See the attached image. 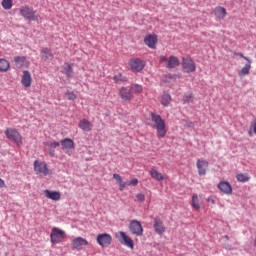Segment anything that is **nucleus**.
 <instances>
[{"instance_id":"6","label":"nucleus","mask_w":256,"mask_h":256,"mask_svg":"<svg viewBox=\"0 0 256 256\" xmlns=\"http://www.w3.org/2000/svg\"><path fill=\"white\" fill-rule=\"evenodd\" d=\"M182 69L184 73H195L197 71V65L191 57L182 58Z\"/></svg>"},{"instance_id":"9","label":"nucleus","mask_w":256,"mask_h":256,"mask_svg":"<svg viewBox=\"0 0 256 256\" xmlns=\"http://www.w3.org/2000/svg\"><path fill=\"white\" fill-rule=\"evenodd\" d=\"M63 239H65V231L57 227L52 228V232L50 234L51 243H54V244L61 243Z\"/></svg>"},{"instance_id":"12","label":"nucleus","mask_w":256,"mask_h":256,"mask_svg":"<svg viewBox=\"0 0 256 256\" xmlns=\"http://www.w3.org/2000/svg\"><path fill=\"white\" fill-rule=\"evenodd\" d=\"M157 34H148L144 37V43L149 49H157Z\"/></svg>"},{"instance_id":"22","label":"nucleus","mask_w":256,"mask_h":256,"mask_svg":"<svg viewBox=\"0 0 256 256\" xmlns=\"http://www.w3.org/2000/svg\"><path fill=\"white\" fill-rule=\"evenodd\" d=\"M14 62L16 67H19V69L29 65V62H27V58L25 56H16L14 58Z\"/></svg>"},{"instance_id":"33","label":"nucleus","mask_w":256,"mask_h":256,"mask_svg":"<svg viewBox=\"0 0 256 256\" xmlns=\"http://www.w3.org/2000/svg\"><path fill=\"white\" fill-rule=\"evenodd\" d=\"M131 91H133L134 93H143V86L139 85V84H132L130 86Z\"/></svg>"},{"instance_id":"43","label":"nucleus","mask_w":256,"mask_h":256,"mask_svg":"<svg viewBox=\"0 0 256 256\" xmlns=\"http://www.w3.org/2000/svg\"><path fill=\"white\" fill-rule=\"evenodd\" d=\"M167 60V56H160V63H165Z\"/></svg>"},{"instance_id":"35","label":"nucleus","mask_w":256,"mask_h":256,"mask_svg":"<svg viewBox=\"0 0 256 256\" xmlns=\"http://www.w3.org/2000/svg\"><path fill=\"white\" fill-rule=\"evenodd\" d=\"M237 181L240 183H245L246 181H249L250 177L247 174H238L236 175Z\"/></svg>"},{"instance_id":"11","label":"nucleus","mask_w":256,"mask_h":256,"mask_svg":"<svg viewBox=\"0 0 256 256\" xmlns=\"http://www.w3.org/2000/svg\"><path fill=\"white\" fill-rule=\"evenodd\" d=\"M87 245H89V241L83 237L72 240V249H76V251H83V247H87Z\"/></svg>"},{"instance_id":"38","label":"nucleus","mask_w":256,"mask_h":256,"mask_svg":"<svg viewBox=\"0 0 256 256\" xmlns=\"http://www.w3.org/2000/svg\"><path fill=\"white\" fill-rule=\"evenodd\" d=\"M113 179H115V181H117L118 184H120L123 181V178H121V175L117 173L113 174Z\"/></svg>"},{"instance_id":"41","label":"nucleus","mask_w":256,"mask_h":256,"mask_svg":"<svg viewBox=\"0 0 256 256\" xmlns=\"http://www.w3.org/2000/svg\"><path fill=\"white\" fill-rule=\"evenodd\" d=\"M138 183H139V180L136 179V178H134V179H132V180L128 183V185H132L133 187H135V186L138 185Z\"/></svg>"},{"instance_id":"24","label":"nucleus","mask_w":256,"mask_h":256,"mask_svg":"<svg viewBox=\"0 0 256 256\" xmlns=\"http://www.w3.org/2000/svg\"><path fill=\"white\" fill-rule=\"evenodd\" d=\"M60 143L55 141H50L45 143V149L50 153V155L53 157V153H55V149L59 147Z\"/></svg>"},{"instance_id":"5","label":"nucleus","mask_w":256,"mask_h":256,"mask_svg":"<svg viewBox=\"0 0 256 256\" xmlns=\"http://www.w3.org/2000/svg\"><path fill=\"white\" fill-rule=\"evenodd\" d=\"M34 171L36 175H43L47 177V175H51V170L47 167V163L36 160L34 162Z\"/></svg>"},{"instance_id":"18","label":"nucleus","mask_w":256,"mask_h":256,"mask_svg":"<svg viewBox=\"0 0 256 256\" xmlns=\"http://www.w3.org/2000/svg\"><path fill=\"white\" fill-rule=\"evenodd\" d=\"M44 195L46 199H51V201H61V192L44 190Z\"/></svg>"},{"instance_id":"44","label":"nucleus","mask_w":256,"mask_h":256,"mask_svg":"<svg viewBox=\"0 0 256 256\" xmlns=\"http://www.w3.org/2000/svg\"><path fill=\"white\" fill-rule=\"evenodd\" d=\"M3 187H6L5 181L0 178V189H3Z\"/></svg>"},{"instance_id":"23","label":"nucleus","mask_w":256,"mask_h":256,"mask_svg":"<svg viewBox=\"0 0 256 256\" xmlns=\"http://www.w3.org/2000/svg\"><path fill=\"white\" fill-rule=\"evenodd\" d=\"M245 61H247V64L238 72L239 77H245V75H249L251 71L252 61L249 58H245Z\"/></svg>"},{"instance_id":"36","label":"nucleus","mask_w":256,"mask_h":256,"mask_svg":"<svg viewBox=\"0 0 256 256\" xmlns=\"http://www.w3.org/2000/svg\"><path fill=\"white\" fill-rule=\"evenodd\" d=\"M184 103H193V93H186L183 97Z\"/></svg>"},{"instance_id":"40","label":"nucleus","mask_w":256,"mask_h":256,"mask_svg":"<svg viewBox=\"0 0 256 256\" xmlns=\"http://www.w3.org/2000/svg\"><path fill=\"white\" fill-rule=\"evenodd\" d=\"M127 182H123V180L119 183V189L120 191H123L125 189V187H127Z\"/></svg>"},{"instance_id":"30","label":"nucleus","mask_w":256,"mask_h":256,"mask_svg":"<svg viewBox=\"0 0 256 256\" xmlns=\"http://www.w3.org/2000/svg\"><path fill=\"white\" fill-rule=\"evenodd\" d=\"M161 103L164 107H169V103H171V95L164 94L161 98Z\"/></svg>"},{"instance_id":"29","label":"nucleus","mask_w":256,"mask_h":256,"mask_svg":"<svg viewBox=\"0 0 256 256\" xmlns=\"http://www.w3.org/2000/svg\"><path fill=\"white\" fill-rule=\"evenodd\" d=\"M9 61L5 59H0V73H6L8 69H10Z\"/></svg>"},{"instance_id":"45","label":"nucleus","mask_w":256,"mask_h":256,"mask_svg":"<svg viewBox=\"0 0 256 256\" xmlns=\"http://www.w3.org/2000/svg\"><path fill=\"white\" fill-rule=\"evenodd\" d=\"M113 79L115 80L116 83H119V76H114Z\"/></svg>"},{"instance_id":"34","label":"nucleus","mask_w":256,"mask_h":256,"mask_svg":"<svg viewBox=\"0 0 256 256\" xmlns=\"http://www.w3.org/2000/svg\"><path fill=\"white\" fill-rule=\"evenodd\" d=\"M65 97L68 99V101H75L77 99V94L73 91H66Z\"/></svg>"},{"instance_id":"4","label":"nucleus","mask_w":256,"mask_h":256,"mask_svg":"<svg viewBox=\"0 0 256 256\" xmlns=\"http://www.w3.org/2000/svg\"><path fill=\"white\" fill-rule=\"evenodd\" d=\"M115 237L121 245H125V247H128L129 249H135V242L129 235H127V233L119 231L115 234Z\"/></svg>"},{"instance_id":"17","label":"nucleus","mask_w":256,"mask_h":256,"mask_svg":"<svg viewBox=\"0 0 256 256\" xmlns=\"http://www.w3.org/2000/svg\"><path fill=\"white\" fill-rule=\"evenodd\" d=\"M218 189L224 193V195H231L233 193V187L229 182L222 181L218 183Z\"/></svg>"},{"instance_id":"32","label":"nucleus","mask_w":256,"mask_h":256,"mask_svg":"<svg viewBox=\"0 0 256 256\" xmlns=\"http://www.w3.org/2000/svg\"><path fill=\"white\" fill-rule=\"evenodd\" d=\"M63 74L66 75V77H71L73 75V66H71V64H66Z\"/></svg>"},{"instance_id":"20","label":"nucleus","mask_w":256,"mask_h":256,"mask_svg":"<svg viewBox=\"0 0 256 256\" xmlns=\"http://www.w3.org/2000/svg\"><path fill=\"white\" fill-rule=\"evenodd\" d=\"M78 127H80L82 131H85L86 133L93 131V124L85 118L80 120Z\"/></svg>"},{"instance_id":"2","label":"nucleus","mask_w":256,"mask_h":256,"mask_svg":"<svg viewBox=\"0 0 256 256\" xmlns=\"http://www.w3.org/2000/svg\"><path fill=\"white\" fill-rule=\"evenodd\" d=\"M19 13L21 17H23V19H25L26 21H39V16L32 7H29L27 5L21 6L19 8Z\"/></svg>"},{"instance_id":"31","label":"nucleus","mask_w":256,"mask_h":256,"mask_svg":"<svg viewBox=\"0 0 256 256\" xmlns=\"http://www.w3.org/2000/svg\"><path fill=\"white\" fill-rule=\"evenodd\" d=\"M1 5L3 9H6V11H9V9L13 8V0H2Z\"/></svg>"},{"instance_id":"14","label":"nucleus","mask_w":256,"mask_h":256,"mask_svg":"<svg viewBox=\"0 0 256 256\" xmlns=\"http://www.w3.org/2000/svg\"><path fill=\"white\" fill-rule=\"evenodd\" d=\"M21 83L23 87H26V88L31 87V83H33V78L31 77V72H29V70L23 71Z\"/></svg>"},{"instance_id":"16","label":"nucleus","mask_w":256,"mask_h":256,"mask_svg":"<svg viewBox=\"0 0 256 256\" xmlns=\"http://www.w3.org/2000/svg\"><path fill=\"white\" fill-rule=\"evenodd\" d=\"M119 96L122 101H131L133 99V93L127 87H122L119 90Z\"/></svg>"},{"instance_id":"8","label":"nucleus","mask_w":256,"mask_h":256,"mask_svg":"<svg viewBox=\"0 0 256 256\" xmlns=\"http://www.w3.org/2000/svg\"><path fill=\"white\" fill-rule=\"evenodd\" d=\"M129 231L136 237H143V225L137 220H132L129 223Z\"/></svg>"},{"instance_id":"39","label":"nucleus","mask_w":256,"mask_h":256,"mask_svg":"<svg viewBox=\"0 0 256 256\" xmlns=\"http://www.w3.org/2000/svg\"><path fill=\"white\" fill-rule=\"evenodd\" d=\"M234 55L236 56V57H241V59H249V57H247V56H245V55H243V53H241V52H234Z\"/></svg>"},{"instance_id":"7","label":"nucleus","mask_w":256,"mask_h":256,"mask_svg":"<svg viewBox=\"0 0 256 256\" xmlns=\"http://www.w3.org/2000/svg\"><path fill=\"white\" fill-rule=\"evenodd\" d=\"M129 67L133 73H139L145 69V61L139 58L130 59Z\"/></svg>"},{"instance_id":"26","label":"nucleus","mask_w":256,"mask_h":256,"mask_svg":"<svg viewBox=\"0 0 256 256\" xmlns=\"http://www.w3.org/2000/svg\"><path fill=\"white\" fill-rule=\"evenodd\" d=\"M149 173L152 179L155 181H163V179H165L163 174H161V172H159L156 167H152Z\"/></svg>"},{"instance_id":"3","label":"nucleus","mask_w":256,"mask_h":256,"mask_svg":"<svg viewBox=\"0 0 256 256\" xmlns=\"http://www.w3.org/2000/svg\"><path fill=\"white\" fill-rule=\"evenodd\" d=\"M4 135L9 139L10 141H14L18 147H21L23 145V137L21 136V133L17 131L15 128H6L4 131Z\"/></svg>"},{"instance_id":"15","label":"nucleus","mask_w":256,"mask_h":256,"mask_svg":"<svg viewBox=\"0 0 256 256\" xmlns=\"http://www.w3.org/2000/svg\"><path fill=\"white\" fill-rule=\"evenodd\" d=\"M155 233H157L158 235H163V233H165L166 228L165 225H163V220H161L160 218H154V224H153Z\"/></svg>"},{"instance_id":"1","label":"nucleus","mask_w":256,"mask_h":256,"mask_svg":"<svg viewBox=\"0 0 256 256\" xmlns=\"http://www.w3.org/2000/svg\"><path fill=\"white\" fill-rule=\"evenodd\" d=\"M151 121L153 123L152 127L157 131V137L163 139L167 135V127L165 126V120L161 118V115L156 113H151Z\"/></svg>"},{"instance_id":"19","label":"nucleus","mask_w":256,"mask_h":256,"mask_svg":"<svg viewBox=\"0 0 256 256\" xmlns=\"http://www.w3.org/2000/svg\"><path fill=\"white\" fill-rule=\"evenodd\" d=\"M203 204V198L198 196L197 194H192L191 205L195 211H199L201 209V205Z\"/></svg>"},{"instance_id":"21","label":"nucleus","mask_w":256,"mask_h":256,"mask_svg":"<svg viewBox=\"0 0 256 256\" xmlns=\"http://www.w3.org/2000/svg\"><path fill=\"white\" fill-rule=\"evenodd\" d=\"M61 145L64 151H71L72 149H75V142H73L71 138L61 140Z\"/></svg>"},{"instance_id":"27","label":"nucleus","mask_w":256,"mask_h":256,"mask_svg":"<svg viewBox=\"0 0 256 256\" xmlns=\"http://www.w3.org/2000/svg\"><path fill=\"white\" fill-rule=\"evenodd\" d=\"M166 67L167 69H175V67H179V58L170 56Z\"/></svg>"},{"instance_id":"25","label":"nucleus","mask_w":256,"mask_h":256,"mask_svg":"<svg viewBox=\"0 0 256 256\" xmlns=\"http://www.w3.org/2000/svg\"><path fill=\"white\" fill-rule=\"evenodd\" d=\"M41 58L43 61H47L49 59H53V51L51 48L45 47L41 49Z\"/></svg>"},{"instance_id":"42","label":"nucleus","mask_w":256,"mask_h":256,"mask_svg":"<svg viewBox=\"0 0 256 256\" xmlns=\"http://www.w3.org/2000/svg\"><path fill=\"white\" fill-rule=\"evenodd\" d=\"M206 201L208 202V203H211L212 205H215V199L213 198V197H208L207 199H206Z\"/></svg>"},{"instance_id":"28","label":"nucleus","mask_w":256,"mask_h":256,"mask_svg":"<svg viewBox=\"0 0 256 256\" xmlns=\"http://www.w3.org/2000/svg\"><path fill=\"white\" fill-rule=\"evenodd\" d=\"M214 13L217 18L225 19L226 15H227V10L224 7L218 6L215 8Z\"/></svg>"},{"instance_id":"13","label":"nucleus","mask_w":256,"mask_h":256,"mask_svg":"<svg viewBox=\"0 0 256 256\" xmlns=\"http://www.w3.org/2000/svg\"><path fill=\"white\" fill-rule=\"evenodd\" d=\"M196 167L199 175H206L207 170L209 169V162L205 159H198L196 162Z\"/></svg>"},{"instance_id":"46","label":"nucleus","mask_w":256,"mask_h":256,"mask_svg":"<svg viewBox=\"0 0 256 256\" xmlns=\"http://www.w3.org/2000/svg\"><path fill=\"white\" fill-rule=\"evenodd\" d=\"M224 239H226L227 241H229V236L225 235Z\"/></svg>"},{"instance_id":"10","label":"nucleus","mask_w":256,"mask_h":256,"mask_svg":"<svg viewBox=\"0 0 256 256\" xmlns=\"http://www.w3.org/2000/svg\"><path fill=\"white\" fill-rule=\"evenodd\" d=\"M96 241L100 247H109L113 243V237L108 233L99 234Z\"/></svg>"},{"instance_id":"37","label":"nucleus","mask_w":256,"mask_h":256,"mask_svg":"<svg viewBox=\"0 0 256 256\" xmlns=\"http://www.w3.org/2000/svg\"><path fill=\"white\" fill-rule=\"evenodd\" d=\"M136 199H137V201H139L140 203H143V201H145V194H143V193H138V194L136 195Z\"/></svg>"}]
</instances>
